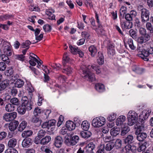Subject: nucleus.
I'll return each instance as SVG.
<instances>
[{
    "mask_svg": "<svg viewBox=\"0 0 153 153\" xmlns=\"http://www.w3.org/2000/svg\"><path fill=\"white\" fill-rule=\"evenodd\" d=\"M83 72L82 76L88 80L92 82L95 80V78L94 74L91 73V71L94 70L96 74H98L101 73V70L99 66L93 65H89L87 67L83 66L81 67Z\"/></svg>",
    "mask_w": 153,
    "mask_h": 153,
    "instance_id": "f257e3e1",
    "label": "nucleus"
},
{
    "mask_svg": "<svg viewBox=\"0 0 153 153\" xmlns=\"http://www.w3.org/2000/svg\"><path fill=\"white\" fill-rule=\"evenodd\" d=\"M137 11L140 14L141 21L144 24L149 20L150 12L143 5H138L137 7Z\"/></svg>",
    "mask_w": 153,
    "mask_h": 153,
    "instance_id": "f03ea898",
    "label": "nucleus"
},
{
    "mask_svg": "<svg viewBox=\"0 0 153 153\" xmlns=\"http://www.w3.org/2000/svg\"><path fill=\"white\" fill-rule=\"evenodd\" d=\"M133 136L128 135L125 139V153H135V150L133 149L134 147H131L130 144L133 142Z\"/></svg>",
    "mask_w": 153,
    "mask_h": 153,
    "instance_id": "7ed1b4c3",
    "label": "nucleus"
},
{
    "mask_svg": "<svg viewBox=\"0 0 153 153\" xmlns=\"http://www.w3.org/2000/svg\"><path fill=\"white\" fill-rule=\"evenodd\" d=\"M128 124L130 126L134 125L137 120L138 115L134 111H130L128 114Z\"/></svg>",
    "mask_w": 153,
    "mask_h": 153,
    "instance_id": "20e7f679",
    "label": "nucleus"
},
{
    "mask_svg": "<svg viewBox=\"0 0 153 153\" xmlns=\"http://www.w3.org/2000/svg\"><path fill=\"white\" fill-rule=\"evenodd\" d=\"M105 119L102 117H97L93 120L92 124L94 127H100L105 124Z\"/></svg>",
    "mask_w": 153,
    "mask_h": 153,
    "instance_id": "39448f33",
    "label": "nucleus"
},
{
    "mask_svg": "<svg viewBox=\"0 0 153 153\" xmlns=\"http://www.w3.org/2000/svg\"><path fill=\"white\" fill-rule=\"evenodd\" d=\"M56 121L55 120H52L43 123L41 125V127L43 128H47L48 130L50 129L52 131L55 129Z\"/></svg>",
    "mask_w": 153,
    "mask_h": 153,
    "instance_id": "423d86ee",
    "label": "nucleus"
},
{
    "mask_svg": "<svg viewBox=\"0 0 153 153\" xmlns=\"http://www.w3.org/2000/svg\"><path fill=\"white\" fill-rule=\"evenodd\" d=\"M149 49L150 47H149L147 48L146 50L145 49L143 50L140 53L138 54L137 55L145 61H149V59L150 55L153 54V53H150L149 50Z\"/></svg>",
    "mask_w": 153,
    "mask_h": 153,
    "instance_id": "0eeeda50",
    "label": "nucleus"
},
{
    "mask_svg": "<svg viewBox=\"0 0 153 153\" xmlns=\"http://www.w3.org/2000/svg\"><path fill=\"white\" fill-rule=\"evenodd\" d=\"M2 48L4 54L7 56H10L12 54V50L9 43L4 41L2 45Z\"/></svg>",
    "mask_w": 153,
    "mask_h": 153,
    "instance_id": "6e6552de",
    "label": "nucleus"
},
{
    "mask_svg": "<svg viewBox=\"0 0 153 153\" xmlns=\"http://www.w3.org/2000/svg\"><path fill=\"white\" fill-rule=\"evenodd\" d=\"M17 114L13 112L10 113H6L3 114L2 119L6 122H10L13 120L17 117Z\"/></svg>",
    "mask_w": 153,
    "mask_h": 153,
    "instance_id": "1a4fd4ad",
    "label": "nucleus"
},
{
    "mask_svg": "<svg viewBox=\"0 0 153 153\" xmlns=\"http://www.w3.org/2000/svg\"><path fill=\"white\" fill-rule=\"evenodd\" d=\"M123 116H120L117 119L116 124L118 126H121L122 129L121 134V136L124 135V124L123 123L124 122V119L123 118Z\"/></svg>",
    "mask_w": 153,
    "mask_h": 153,
    "instance_id": "9d476101",
    "label": "nucleus"
},
{
    "mask_svg": "<svg viewBox=\"0 0 153 153\" xmlns=\"http://www.w3.org/2000/svg\"><path fill=\"white\" fill-rule=\"evenodd\" d=\"M150 39V35L147 33L138 37L137 39V41L138 43L142 44L147 42Z\"/></svg>",
    "mask_w": 153,
    "mask_h": 153,
    "instance_id": "9b49d317",
    "label": "nucleus"
},
{
    "mask_svg": "<svg viewBox=\"0 0 153 153\" xmlns=\"http://www.w3.org/2000/svg\"><path fill=\"white\" fill-rule=\"evenodd\" d=\"M10 81L7 79L2 80V76L0 74V91L4 90L9 84Z\"/></svg>",
    "mask_w": 153,
    "mask_h": 153,
    "instance_id": "f8f14e48",
    "label": "nucleus"
},
{
    "mask_svg": "<svg viewBox=\"0 0 153 153\" xmlns=\"http://www.w3.org/2000/svg\"><path fill=\"white\" fill-rule=\"evenodd\" d=\"M63 142V138L61 136H58L55 138L53 144L56 148H59L62 146Z\"/></svg>",
    "mask_w": 153,
    "mask_h": 153,
    "instance_id": "ddd939ff",
    "label": "nucleus"
},
{
    "mask_svg": "<svg viewBox=\"0 0 153 153\" xmlns=\"http://www.w3.org/2000/svg\"><path fill=\"white\" fill-rule=\"evenodd\" d=\"M135 133L137 135V140L140 142L144 141L147 137V134L146 133L135 132Z\"/></svg>",
    "mask_w": 153,
    "mask_h": 153,
    "instance_id": "4468645a",
    "label": "nucleus"
},
{
    "mask_svg": "<svg viewBox=\"0 0 153 153\" xmlns=\"http://www.w3.org/2000/svg\"><path fill=\"white\" fill-rule=\"evenodd\" d=\"M95 142H91L86 146V152L87 153H94L93 150L95 148Z\"/></svg>",
    "mask_w": 153,
    "mask_h": 153,
    "instance_id": "2eb2a0df",
    "label": "nucleus"
},
{
    "mask_svg": "<svg viewBox=\"0 0 153 153\" xmlns=\"http://www.w3.org/2000/svg\"><path fill=\"white\" fill-rule=\"evenodd\" d=\"M32 142L33 141L30 138H26L22 141V145L24 148H27L32 145Z\"/></svg>",
    "mask_w": 153,
    "mask_h": 153,
    "instance_id": "dca6fc26",
    "label": "nucleus"
},
{
    "mask_svg": "<svg viewBox=\"0 0 153 153\" xmlns=\"http://www.w3.org/2000/svg\"><path fill=\"white\" fill-rule=\"evenodd\" d=\"M151 112L150 110H148L147 111H143L142 113L139 116V119H140L141 121L146 120L148 118Z\"/></svg>",
    "mask_w": 153,
    "mask_h": 153,
    "instance_id": "f3484780",
    "label": "nucleus"
},
{
    "mask_svg": "<svg viewBox=\"0 0 153 153\" xmlns=\"http://www.w3.org/2000/svg\"><path fill=\"white\" fill-rule=\"evenodd\" d=\"M134 128L136 129L135 132H141L145 131L146 128L143 123H137L134 126Z\"/></svg>",
    "mask_w": 153,
    "mask_h": 153,
    "instance_id": "a211bd4d",
    "label": "nucleus"
},
{
    "mask_svg": "<svg viewBox=\"0 0 153 153\" xmlns=\"http://www.w3.org/2000/svg\"><path fill=\"white\" fill-rule=\"evenodd\" d=\"M79 137L78 136L74 135L70 138L69 143L66 144L68 145L74 146L79 142Z\"/></svg>",
    "mask_w": 153,
    "mask_h": 153,
    "instance_id": "6ab92c4d",
    "label": "nucleus"
},
{
    "mask_svg": "<svg viewBox=\"0 0 153 153\" xmlns=\"http://www.w3.org/2000/svg\"><path fill=\"white\" fill-rule=\"evenodd\" d=\"M120 15L119 16L121 24L122 27H124V9L123 6L121 7L120 10Z\"/></svg>",
    "mask_w": 153,
    "mask_h": 153,
    "instance_id": "aec40b11",
    "label": "nucleus"
},
{
    "mask_svg": "<svg viewBox=\"0 0 153 153\" xmlns=\"http://www.w3.org/2000/svg\"><path fill=\"white\" fill-rule=\"evenodd\" d=\"M97 58V62L99 65H101L104 63V57L102 53L98 52Z\"/></svg>",
    "mask_w": 153,
    "mask_h": 153,
    "instance_id": "412c9836",
    "label": "nucleus"
},
{
    "mask_svg": "<svg viewBox=\"0 0 153 153\" xmlns=\"http://www.w3.org/2000/svg\"><path fill=\"white\" fill-rule=\"evenodd\" d=\"M54 12V10L53 9H48L46 11V14L48 16V18L49 19H55V16L53 13Z\"/></svg>",
    "mask_w": 153,
    "mask_h": 153,
    "instance_id": "4be33fe9",
    "label": "nucleus"
},
{
    "mask_svg": "<svg viewBox=\"0 0 153 153\" xmlns=\"http://www.w3.org/2000/svg\"><path fill=\"white\" fill-rule=\"evenodd\" d=\"M18 125V122L14 120L9 123L8 126L9 129L11 131H13L16 128Z\"/></svg>",
    "mask_w": 153,
    "mask_h": 153,
    "instance_id": "5701e85b",
    "label": "nucleus"
},
{
    "mask_svg": "<svg viewBox=\"0 0 153 153\" xmlns=\"http://www.w3.org/2000/svg\"><path fill=\"white\" fill-rule=\"evenodd\" d=\"M67 128L69 131H72L75 128L76 124L73 122L71 121H67L66 124Z\"/></svg>",
    "mask_w": 153,
    "mask_h": 153,
    "instance_id": "b1692460",
    "label": "nucleus"
},
{
    "mask_svg": "<svg viewBox=\"0 0 153 153\" xmlns=\"http://www.w3.org/2000/svg\"><path fill=\"white\" fill-rule=\"evenodd\" d=\"M17 140L15 138H12L10 139L8 143V146L10 148H14L17 144Z\"/></svg>",
    "mask_w": 153,
    "mask_h": 153,
    "instance_id": "393cba45",
    "label": "nucleus"
},
{
    "mask_svg": "<svg viewBox=\"0 0 153 153\" xmlns=\"http://www.w3.org/2000/svg\"><path fill=\"white\" fill-rule=\"evenodd\" d=\"M120 133V129L119 128L114 127L110 131L111 135L114 137L118 135Z\"/></svg>",
    "mask_w": 153,
    "mask_h": 153,
    "instance_id": "a878e982",
    "label": "nucleus"
},
{
    "mask_svg": "<svg viewBox=\"0 0 153 153\" xmlns=\"http://www.w3.org/2000/svg\"><path fill=\"white\" fill-rule=\"evenodd\" d=\"M96 89L99 92H102L105 91L104 85L101 83H97L95 85Z\"/></svg>",
    "mask_w": 153,
    "mask_h": 153,
    "instance_id": "bb28decb",
    "label": "nucleus"
},
{
    "mask_svg": "<svg viewBox=\"0 0 153 153\" xmlns=\"http://www.w3.org/2000/svg\"><path fill=\"white\" fill-rule=\"evenodd\" d=\"M89 51L92 57H94L95 56L97 51L96 47L93 45L89 47Z\"/></svg>",
    "mask_w": 153,
    "mask_h": 153,
    "instance_id": "cd10ccee",
    "label": "nucleus"
},
{
    "mask_svg": "<svg viewBox=\"0 0 153 153\" xmlns=\"http://www.w3.org/2000/svg\"><path fill=\"white\" fill-rule=\"evenodd\" d=\"M22 103L24 106H25L26 110L30 111L32 108L33 103L31 101H26Z\"/></svg>",
    "mask_w": 153,
    "mask_h": 153,
    "instance_id": "c85d7f7f",
    "label": "nucleus"
},
{
    "mask_svg": "<svg viewBox=\"0 0 153 153\" xmlns=\"http://www.w3.org/2000/svg\"><path fill=\"white\" fill-rule=\"evenodd\" d=\"M25 107L22 103L21 105L17 108V111L19 114L23 115L25 113L26 110Z\"/></svg>",
    "mask_w": 153,
    "mask_h": 153,
    "instance_id": "c756f323",
    "label": "nucleus"
},
{
    "mask_svg": "<svg viewBox=\"0 0 153 153\" xmlns=\"http://www.w3.org/2000/svg\"><path fill=\"white\" fill-rule=\"evenodd\" d=\"M92 134L91 132L87 130L85 131H82L80 132V135L81 137L84 138H88L90 137Z\"/></svg>",
    "mask_w": 153,
    "mask_h": 153,
    "instance_id": "7c9ffc66",
    "label": "nucleus"
},
{
    "mask_svg": "<svg viewBox=\"0 0 153 153\" xmlns=\"http://www.w3.org/2000/svg\"><path fill=\"white\" fill-rule=\"evenodd\" d=\"M51 140V137L46 136L41 139V145H45L47 144Z\"/></svg>",
    "mask_w": 153,
    "mask_h": 153,
    "instance_id": "2f4dec72",
    "label": "nucleus"
},
{
    "mask_svg": "<svg viewBox=\"0 0 153 153\" xmlns=\"http://www.w3.org/2000/svg\"><path fill=\"white\" fill-rule=\"evenodd\" d=\"M31 121L34 123H36L37 126H38L41 125L42 121L36 116H34L32 118Z\"/></svg>",
    "mask_w": 153,
    "mask_h": 153,
    "instance_id": "473e14b6",
    "label": "nucleus"
},
{
    "mask_svg": "<svg viewBox=\"0 0 153 153\" xmlns=\"http://www.w3.org/2000/svg\"><path fill=\"white\" fill-rule=\"evenodd\" d=\"M132 69L133 71L138 74H141L143 72V69L138 67L136 65H133L132 66Z\"/></svg>",
    "mask_w": 153,
    "mask_h": 153,
    "instance_id": "72a5a7b5",
    "label": "nucleus"
},
{
    "mask_svg": "<svg viewBox=\"0 0 153 153\" xmlns=\"http://www.w3.org/2000/svg\"><path fill=\"white\" fill-rule=\"evenodd\" d=\"M27 123L26 121H22L20 124L18 128V130L21 132L26 127Z\"/></svg>",
    "mask_w": 153,
    "mask_h": 153,
    "instance_id": "f704fd0d",
    "label": "nucleus"
},
{
    "mask_svg": "<svg viewBox=\"0 0 153 153\" xmlns=\"http://www.w3.org/2000/svg\"><path fill=\"white\" fill-rule=\"evenodd\" d=\"M115 144L114 142L106 144L105 146V149L106 151H110L112 150L114 147Z\"/></svg>",
    "mask_w": 153,
    "mask_h": 153,
    "instance_id": "c9c22d12",
    "label": "nucleus"
},
{
    "mask_svg": "<svg viewBox=\"0 0 153 153\" xmlns=\"http://www.w3.org/2000/svg\"><path fill=\"white\" fill-rule=\"evenodd\" d=\"M128 32L130 35L132 37L133 39H136L137 38V33L134 30L131 29L129 31L127 30L126 31V33Z\"/></svg>",
    "mask_w": 153,
    "mask_h": 153,
    "instance_id": "e433bc0d",
    "label": "nucleus"
},
{
    "mask_svg": "<svg viewBox=\"0 0 153 153\" xmlns=\"http://www.w3.org/2000/svg\"><path fill=\"white\" fill-rule=\"evenodd\" d=\"M90 125V124L87 121H84L82 123L81 127L83 130L86 131L89 129Z\"/></svg>",
    "mask_w": 153,
    "mask_h": 153,
    "instance_id": "4c0bfd02",
    "label": "nucleus"
},
{
    "mask_svg": "<svg viewBox=\"0 0 153 153\" xmlns=\"http://www.w3.org/2000/svg\"><path fill=\"white\" fill-rule=\"evenodd\" d=\"M24 84V81L21 79H18L15 83L16 87L20 88L23 86Z\"/></svg>",
    "mask_w": 153,
    "mask_h": 153,
    "instance_id": "58836bf2",
    "label": "nucleus"
},
{
    "mask_svg": "<svg viewBox=\"0 0 153 153\" xmlns=\"http://www.w3.org/2000/svg\"><path fill=\"white\" fill-rule=\"evenodd\" d=\"M33 133L31 130L25 131L22 133V137L26 138L31 136Z\"/></svg>",
    "mask_w": 153,
    "mask_h": 153,
    "instance_id": "ea45409f",
    "label": "nucleus"
},
{
    "mask_svg": "<svg viewBox=\"0 0 153 153\" xmlns=\"http://www.w3.org/2000/svg\"><path fill=\"white\" fill-rule=\"evenodd\" d=\"M147 144V142H146L144 143L143 144L141 145H139V147L138 148L137 150L138 152H140L143 151L146 149V145Z\"/></svg>",
    "mask_w": 153,
    "mask_h": 153,
    "instance_id": "a19ab883",
    "label": "nucleus"
},
{
    "mask_svg": "<svg viewBox=\"0 0 153 153\" xmlns=\"http://www.w3.org/2000/svg\"><path fill=\"white\" fill-rule=\"evenodd\" d=\"M15 108V107L13 105L10 103L7 104L5 107L6 111L8 112H11L14 111Z\"/></svg>",
    "mask_w": 153,
    "mask_h": 153,
    "instance_id": "79ce46f5",
    "label": "nucleus"
},
{
    "mask_svg": "<svg viewBox=\"0 0 153 153\" xmlns=\"http://www.w3.org/2000/svg\"><path fill=\"white\" fill-rule=\"evenodd\" d=\"M51 112L50 110H47L46 111H44L43 112H42V116L43 119L44 120L48 118Z\"/></svg>",
    "mask_w": 153,
    "mask_h": 153,
    "instance_id": "37998d69",
    "label": "nucleus"
},
{
    "mask_svg": "<svg viewBox=\"0 0 153 153\" xmlns=\"http://www.w3.org/2000/svg\"><path fill=\"white\" fill-rule=\"evenodd\" d=\"M10 102L12 105H18L20 104V102L18 99L16 97H13L10 100Z\"/></svg>",
    "mask_w": 153,
    "mask_h": 153,
    "instance_id": "c03bdc74",
    "label": "nucleus"
},
{
    "mask_svg": "<svg viewBox=\"0 0 153 153\" xmlns=\"http://www.w3.org/2000/svg\"><path fill=\"white\" fill-rule=\"evenodd\" d=\"M108 53L109 56H113L115 54V51L113 45L109 46L108 49Z\"/></svg>",
    "mask_w": 153,
    "mask_h": 153,
    "instance_id": "a18cd8bd",
    "label": "nucleus"
},
{
    "mask_svg": "<svg viewBox=\"0 0 153 153\" xmlns=\"http://www.w3.org/2000/svg\"><path fill=\"white\" fill-rule=\"evenodd\" d=\"M69 48L70 49V51L73 54H77L78 51H79V49L77 47H76L72 46L71 45L69 46Z\"/></svg>",
    "mask_w": 153,
    "mask_h": 153,
    "instance_id": "49530a36",
    "label": "nucleus"
},
{
    "mask_svg": "<svg viewBox=\"0 0 153 153\" xmlns=\"http://www.w3.org/2000/svg\"><path fill=\"white\" fill-rule=\"evenodd\" d=\"M132 27V24L131 21H125V30L126 31Z\"/></svg>",
    "mask_w": 153,
    "mask_h": 153,
    "instance_id": "de8ad7c7",
    "label": "nucleus"
},
{
    "mask_svg": "<svg viewBox=\"0 0 153 153\" xmlns=\"http://www.w3.org/2000/svg\"><path fill=\"white\" fill-rule=\"evenodd\" d=\"M13 71L12 68H10L6 70L4 72V74L7 77L11 76L13 74Z\"/></svg>",
    "mask_w": 153,
    "mask_h": 153,
    "instance_id": "09e8293b",
    "label": "nucleus"
},
{
    "mask_svg": "<svg viewBox=\"0 0 153 153\" xmlns=\"http://www.w3.org/2000/svg\"><path fill=\"white\" fill-rule=\"evenodd\" d=\"M127 45H128L130 48L132 50H134L136 48L134 45L132 39H128Z\"/></svg>",
    "mask_w": 153,
    "mask_h": 153,
    "instance_id": "8fccbe9b",
    "label": "nucleus"
},
{
    "mask_svg": "<svg viewBox=\"0 0 153 153\" xmlns=\"http://www.w3.org/2000/svg\"><path fill=\"white\" fill-rule=\"evenodd\" d=\"M146 26L147 30L149 31L150 33L153 32V27L150 22H147L146 24Z\"/></svg>",
    "mask_w": 153,
    "mask_h": 153,
    "instance_id": "3c124183",
    "label": "nucleus"
},
{
    "mask_svg": "<svg viewBox=\"0 0 153 153\" xmlns=\"http://www.w3.org/2000/svg\"><path fill=\"white\" fill-rule=\"evenodd\" d=\"M31 42L29 40L26 41L25 42H23L21 45L22 48H26L29 49L30 47L29 45L31 44Z\"/></svg>",
    "mask_w": 153,
    "mask_h": 153,
    "instance_id": "603ef678",
    "label": "nucleus"
},
{
    "mask_svg": "<svg viewBox=\"0 0 153 153\" xmlns=\"http://www.w3.org/2000/svg\"><path fill=\"white\" fill-rule=\"evenodd\" d=\"M72 71V69L69 66H68L67 68H64L62 72L67 74H71Z\"/></svg>",
    "mask_w": 153,
    "mask_h": 153,
    "instance_id": "864d4df0",
    "label": "nucleus"
},
{
    "mask_svg": "<svg viewBox=\"0 0 153 153\" xmlns=\"http://www.w3.org/2000/svg\"><path fill=\"white\" fill-rule=\"evenodd\" d=\"M8 56H6L5 54H2L1 56L2 60L7 64H8L10 62Z\"/></svg>",
    "mask_w": 153,
    "mask_h": 153,
    "instance_id": "5fc2aeb1",
    "label": "nucleus"
},
{
    "mask_svg": "<svg viewBox=\"0 0 153 153\" xmlns=\"http://www.w3.org/2000/svg\"><path fill=\"white\" fill-rule=\"evenodd\" d=\"M96 32L98 34L102 35H103L105 34V31L103 28L102 27H98V28L96 30Z\"/></svg>",
    "mask_w": 153,
    "mask_h": 153,
    "instance_id": "6e6d98bb",
    "label": "nucleus"
},
{
    "mask_svg": "<svg viewBox=\"0 0 153 153\" xmlns=\"http://www.w3.org/2000/svg\"><path fill=\"white\" fill-rule=\"evenodd\" d=\"M116 118V114L115 113H112L110 114L107 117V119L109 121L111 122Z\"/></svg>",
    "mask_w": 153,
    "mask_h": 153,
    "instance_id": "4d7b16f0",
    "label": "nucleus"
},
{
    "mask_svg": "<svg viewBox=\"0 0 153 153\" xmlns=\"http://www.w3.org/2000/svg\"><path fill=\"white\" fill-rule=\"evenodd\" d=\"M103 139L104 141L106 142L113 141L115 139L114 137L111 136H106L104 137Z\"/></svg>",
    "mask_w": 153,
    "mask_h": 153,
    "instance_id": "13d9d810",
    "label": "nucleus"
},
{
    "mask_svg": "<svg viewBox=\"0 0 153 153\" xmlns=\"http://www.w3.org/2000/svg\"><path fill=\"white\" fill-rule=\"evenodd\" d=\"M138 32L141 36L147 33L146 29L143 27H140L139 28Z\"/></svg>",
    "mask_w": 153,
    "mask_h": 153,
    "instance_id": "bf43d9fd",
    "label": "nucleus"
},
{
    "mask_svg": "<svg viewBox=\"0 0 153 153\" xmlns=\"http://www.w3.org/2000/svg\"><path fill=\"white\" fill-rule=\"evenodd\" d=\"M63 65H64V64H65L66 62H68L69 59V58L68 56V53L67 52L65 53L63 55Z\"/></svg>",
    "mask_w": 153,
    "mask_h": 153,
    "instance_id": "052dcab7",
    "label": "nucleus"
},
{
    "mask_svg": "<svg viewBox=\"0 0 153 153\" xmlns=\"http://www.w3.org/2000/svg\"><path fill=\"white\" fill-rule=\"evenodd\" d=\"M29 59H30L29 61L30 64L33 66H35L36 65L35 62L37 61L38 60L36 58H31L29 57Z\"/></svg>",
    "mask_w": 153,
    "mask_h": 153,
    "instance_id": "680f3d73",
    "label": "nucleus"
},
{
    "mask_svg": "<svg viewBox=\"0 0 153 153\" xmlns=\"http://www.w3.org/2000/svg\"><path fill=\"white\" fill-rule=\"evenodd\" d=\"M43 29L45 32H50L51 30V27L49 25L46 24L44 26Z\"/></svg>",
    "mask_w": 153,
    "mask_h": 153,
    "instance_id": "e2e57ef3",
    "label": "nucleus"
},
{
    "mask_svg": "<svg viewBox=\"0 0 153 153\" xmlns=\"http://www.w3.org/2000/svg\"><path fill=\"white\" fill-rule=\"evenodd\" d=\"M41 139L42 138L38 136H37L35 137V138L34 142L36 144H41Z\"/></svg>",
    "mask_w": 153,
    "mask_h": 153,
    "instance_id": "0e129e2a",
    "label": "nucleus"
},
{
    "mask_svg": "<svg viewBox=\"0 0 153 153\" xmlns=\"http://www.w3.org/2000/svg\"><path fill=\"white\" fill-rule=\"evenodd\" d=\"M45 131L44 130L41 129L38 131L37 134V136L42 138L45 135Z\"/></svg>",
    "mask_w": 153,
    "mask_h": 153,
    "instance_id": "69168bd1",
    "label": "nucleus"
},
{
    "mask_svg": "<svg viewBox=\"0 0 153 153\" xmlns=\"http://www.w3.org/2000/svg\"><path fill=\"white\" fill-rule=\"evenodd\" d=\"M105 146L104 145H101L100 148L97 151L96 153H105Z\"/></svg>",
    "mask_w": 153,
    "mask_h": 153,
    "instance_id": "338daca9",
    "label": "nucleus"
},
{
    "mask_svg": "<svg viewBox=\"0 0 153 153\" xmlns=\"http://www.w3.org/2000/svg\"><path fill=\"white\" fill-rule=\"evenodd\" d=\"M18 151L15 149H7L5 151V153H18Z\"/></svg>",
    "mask_w": 153,
    "mask_h": 153,
    "instance_id": "774afa93",
    "label": "nucleus"
}]
</instances>
